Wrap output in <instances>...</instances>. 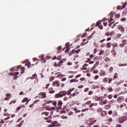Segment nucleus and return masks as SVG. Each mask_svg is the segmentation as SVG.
<instances>
[{
    "label": "nucleus",
    "instance_id": "f257e3e1",
    "mask_svg": "<svg viewBox=\"0 0 127 127\" xmlns=\"http://www.w3.org/2000/svg\"><path fill=\"white\" fill-rule=\"evenodd\" d=\"M66 95H67V91H61L55 95V98H56L57 99H58V98H62V97H64V96H66Z\"/></svg>",
    "mask_w": 127,
    "mask_h": 127
},
{
    "label": "nucleus",
    "instance_id": "f03ea898",
    "mask_svg": "<svg viewBox=\"0 0 127 127\" xmlns=\"http://www.w3.org/2000/svg\"><path fill=\"white\" fill-rule=\"evenodd\" d=\"M127 120V116H123L122 117H120L118 119V121L119 122V124H123L124 122H126Z\"/></svg>",
    "mask_w": 127,
    "mask_h": 127
},
{
    "label": "nucleus",
    "instance_id": "7ed1b4c3",
    "mask_svg": "<svg viewBox=\"0 0 127 127\" xmlns=\"http://www.w3.org/2000/svg\"><path fill=\"white\" fill-rule=\"evenodd\" d=\"M62 105H63V102L61 100H59L58 102V107H56L57 110H61L62 108Z\"/></svg>",
    "mask_w": 127,
    "mask_h": 127
},
{
    "label": "nucleus",
    "instance_id": "20e7f679",
    "mask_svg": "<svg viewBox=\"0 0 127 127\" xmlns=\"http://www.w3.org/2000/svg\"><path fill=\"white\" fill-rule=\"evenodd\" d=\"M96 122H97L96 120H94V118H90L89 119L88 125L89 126H93Z\"/></svg>",
    "mask_w": 127,
    "mask_h": 127
},
{
    "label": "nucleus",
    "instance_id": "39448f33",
    "mask_svg": "<svg viewBox=\"0 0 127 127\" xmlns=\"http://www.w3.org/2000/svg\"><path fill=\"white\" fill-rule=\"evenodd\" d=\"M39 96H42V97L39 96V99H45V98H46V93L45 92H41L39 93Z\"/></svg>",
    "mask_w": 127,
    "mask_h": 127
},
{
    "label": "nucleus",
    "instance_id": "423d86ee",
    "mask_svg": "<svg viewBox=\"0 0 127 127\" xmlns=\"http://www.w3.org/2000/svg\"><path fill=\"white\" fill-rule=\"evenodd\" d=\"M52 86H53V87H55V86H56V87H59L60 86V83L58 80H57L53 82Z\"/></svg>",
    "mask_w": 127,
    "mask_h": 127
},
{
    "label": "nucleus",
    "instance_id": "0eeeda50",
    "mask_svg": "<svg viewBox=\"0 0 127 127\" xmlns=\"http://www.w3.org/2000/svg\"><path fill=\"white\" fill-rule=\"evenodd\" d=\"M49 94H54L55 93V90H54L53 87H50L49 88Z\"/></svg>",
    "mask_w": 127,
    "mask_h": 127
},
{
    "label": "nucleus",
    "instance_id": "6e6552de",
    "mask_svg": "<svg viewBox=\"0 0 127 127\" xmlns=\"http://www.w3.org/2000/svg\"><path fill=\"white\" fill-rule=\"evenodd\" d=\"M118 29H119V30H120L122 33L125 32V27H123L122 26H119Z\"/></svg>",
    "mask_w": 127,
    "mask_h": 127
},
{
    "label": "nucleus",
    "instance_id": "1a4fd4ad",
    "mask_svg": "<svg viewBox=\"0 0 127 127\" xmlns=\"http://www.w3.org/2000/svg\"><path fill=\"white\" fill-rule=\"evenodd\" d=\"M81 52V49L76 50H72V53H76V54H79V53Z\"/></svg>",
    "mask_w": 127,
    "mask_h": 127
},
{
    "label": "nucleus",
    "instance_id": "9d476101",
    "mask_svg": "<svg viewBox=\"0 0 127 127\" xmlns=\"http://www.w3.org/2000/svg\"><path fill=\"white\" fill-rule=\"evenodd\" d=\"M123 100H124V96H120L118 98L117 102H118V103H122V101H123Z\"/></svg>",
    "mask_w": 127,
    "mask_h": 127
},
{
    "label": "nucleus",
    "instance_id": "9b49d317",
    "mask_svg": "<svg viewBox=\"0 0 127 127\" xmlns=\"http://www.w3.org/2000/svg\"><path fill=\"white\" fill-rule=\"evenodd\" d=\"M106 115H108V112L106 111H103L101 113V117H106Z\"/></svg>",
    "mask_w": 127,
    "mask_h": 127
},
{
    "label": "nucleus",
    "instance_id": "f8f14e48",
    "mask_svg": "<svg viewBox=\"0 0 127 127\" xmlns=\"http://www.w3.org/2000/svg\"><path fill=\"white\" fill-rule=\"evenodd\" d=\"M99 75L100 76H105V75H106V71H105V70H101Z\"/></svg>",
    "mask_w": 127,
    "mask_h": 127
},
{
    "label": "nucleus",
    "instance_id": "ddd939ff",
    "mask_svg": "<svg viewBox=\"0 0 127 127\" xmlns=\"http://www.w3.org/2000/svg\"><path fill=\"white\" fill-rule=\"evenodd\" d=\"M62 50V47L61 46H59L57 49V53H61V50Z\"/></svg>",
    "mask_w": 127,
    "mask_h": 127
},
{
    "label": "nucleus",
    "instance_id": "4468645a",
    "mask_svg": "<svg viewBox=\"0 0 127 127\" xmlns=\"http://www.w3.org/2000/svg\"><path fill=\"white\" fill-rule=\"evenodd\" d=\"M44 120H45V121H47V123H51V120L49 119V117H45Z\"/></svg>",
    "mask_w": 127,
    "mask_h": 127
},
{
    "label": "nucleus",
    "instance_id": "2eb2a0df",
    "mask_svg": "<svg viewBox=\"0 0 127 127\" xmlns=\"http://www.w3.org/2000/svg\"><path fill=\"white\" fill-rule=\"evenodd\" d=\"M118 116H119L118 115V112H117V111H114L113 113V115L112 117H113L114 118L116 117H118Z\"/></svg>",
    "mask_w": 127,
    "mask_h": 127
},
{
    "label": "nucleus",
    "instance_id": "dca6fc26",
    "mask_svg": "<svg viewBox=\"0 0 127 127\" xmlns=\"http://www.w3.org/2000/svg\"><path fill=\"white\" fill-rule=\"evenodd\" d=\"M78 81L79 80H78V79H72L70 80V83H73V82H75V83H78Z\"/></svg>",
    "mask_w": 127,
    "mask_h": 127
},
{
    "label": "nucleus",
    "instance_id": "f3484780",
    "mask_svg": "<svg viewBox=\"0 0 127 127\" xmlns=\"http://www.w3.org/2000/svg\"><path fill=\"white\" fill-rule=\"evenodd\" d=\"M25 66H28V68H31V64L30 62H27L25 64Z\"/></svg>",
    "mask_w": 127,
    "mask_h": 127
},
{
    "label": "nucleus",
    "instance_id": "a211bd4d",
    "mask_svg": "<svg viewBox=\"0 0 127 127\" xmlns=\"http://www.w3.org/2000/svg\"><path fill=\"white\" fill-rule=\"evenodd\" d=\"M58 124V122L57 121H54L52 123V125L54 126V127H57V124Z\"/></svg>",
    "mask_w": 127,
    "mask_h": 127
},
{
    "label": "nucleus",
    "instance_id": "6ab92c4d",
    "mask_svg": "<svg viewBox=\"0 0 127 127\" xmlns=\"http://www.w3.org/2000/svg\"><path fill=\"white\" fill-rule=\"evenodd\" d=\"M118 73H115L114 77H113V80H116L117 79H118Z\"/></svg>",
    "mask_w": 127,
    "mask_h": 127
},
{
    "label": "nucleus",
    "instance_id": "aec40b11",
    "mask_svg": "<svg viewBox=\"0 0 127 127\" xmlns=\"http://www.w3.org/2000/svg\"><path fill=\"white\" fill-rule=\"evenodd\" d=\"M110 108H111V105H106L104 106V109H105V110H109Z\"/></svg>",
    "mask_w": 127,
    "mask_h": 127
},
{
    "label": "nucleus",
    "instance_id": "412c9836",
    "mask_svg": "<svg viewBox=\"0 0 127 127\" xmlns=\"http://www.w3.org/2000/svg\"><path fill=\"white\" fill-rule=\"evenodd\" d=\"M112 46H113V47H114V48H116L117 47H118L119 45L118 44V43H115L112 44Z\"/></svg>",
    "mask_w": 127,
    "mask_h": 127
},
{
    "label": "nucleus",
    "instance_id": "4be33fe9",
    "mask_svg": "<svg viewBox=\"0 0 127 127\" xmlns=\"http://www.w3.org/2000/svg\"><path fill=\"white\" fill-rule=\"evenodd\" d=\"M64 61H66V59H62L61 61H60L59 62V64H63V63H64Z\"/></svg>",
    "mask_w": 127,
    "mask_h": 127
},
{
    "label": "nucleus",
    "instance_id": "5701e85b",
    "mask_svg": "<svg viewBox=\"0 0 127 127\" xmlns=\"http://www.w3.org/2000/svg\"><path fill=\"white\" fill-rule=\"evenodd\" d=\"M54 66L55 67H61V64H57V63L55 62L54 63Z\"/></svg>",
    "mask_w": 127,
    "mask_h": 127
},
{
    "label": "nucleus",
    "instance_id": "b1692460",
    "mask_svg": "<svg viewBox=\"0 0 127 127\" xmlns=\"http://www.w3.org/2000/svg\"><path fill=\"white\" fill-rule=\"evenodd\" d=\"M38 102H39V100H37L34 101L33 104L29 105V107H30V108H31V107H32V106H33V104H36V103H38Z\"/></svg>",
    "mask_w": 127,
    "mask_h": 127
},
{
    "label": "nucleus",
    "instance_id": "393cba45",
    "mask_svg": "<svg viewBox=\"0 0 127 127\" xmlns=\"http://www.w3.org/2000/svg\"><path fill=\"white\" fill-rule=\"evenodd\" d=\"M107 90L110 92H113V88L111 87V86H109V87H108Z\"/></svg>",
    "mask_w": 127,
    "mask_h": 127
},
{
    "label": "nucleus",
    "instance_id": "a878e982",
    "mask_svg": "<svg viewBox=\"0 0 127 127\" xmlns=\"http://www.w3.org/2000/svg\"><path fill=\"white\" fill-rule=\"evenodd\" d=\"M107 48H111V46H112V43H107L106 44Z\"/></svg>",
    "mask_w": 127,
    "mask_h": 127
},
{
    "label": "nucleus",
    "instance_id": "bb28decb",
    "mask_svg": "<svg viewBox=\"0 0 127 127\" xmlns=\"http://www.w3.org/2000/svg\"><path fill=\"white\" fill-rule=\"evenodd\" d=\"M103 82L104 83H108V77H105L103 79Z\"/></svg>",
    "mask_w": 127,
    "mask_h": 127
},
{
    "label": "nucleus",
    "instance_id": "cd10ccee",
    "mask_svg": "<svg viewBox=\"0 0 127 127\" xmlns=\"http://www.w3.org/2000/svg\"><path fill=\"white\" fill-rule=\"evenodd\" d=\"M122 43L125 46L127 45V40H123L122 41Z\"/></svg>",
    "mask_w": 127,
    "mask_h": 127
},
{
    "label": "nucleus",
    "instance_id": "c85d7f7f",
    "mask_svg": "<svg viewBox=\"0 0 127 127\" xmlns=\"http://www.w3.org/2000/svg\"><path fill=\"white\" fill-rule=\"evenodd\" d=\"M118 66H119V67H122V66H127V64H123L120 63L118 64Z\"/></svg>",
    "mask_w": 127,
    "mask_h": 127
},
{
    "label": "nucleus",
    "instance_id": "c756f323",
    "mask_svg": "<svg viewBox=\"0 0 127 127\" xmlns=\"http://www.w3.org/2000/svg\"><path fill=\"white\" fill-rule=\"evenodd\" d=\"M101 20H99L96 22V24L95 25V27L99 26L101 24Z\"/></svg>",
    "mask_w": 127,
    "mask_h": 127
},
{
    "label": "nucleus",
    "instance_id": "7c9ffc66",
    "mask_svg": "<svg viewBox=\"0 0 127 127\" xmlns=\"http://www.w3.org/2000/svg\"><path fill=\"white\" fill-rule=\"evenodd\" d=\"M105 35L106 36H110L111 35H112V33H110V32H107L106 33H105Z\"/></svg>",
    "mask_w": 127,
    "mask_h": 127
},
{
    "label": "nucleus",
    "instance_id": "2f4dec72",
    "mask_svg": "<svg viewBox=\"0 0 127 127\" xmlns=\"http://www.w3.org/2000/svg\"><path fill=\"white\" fill-rule=\"evenodd\" d=\"M41 115H45V116H48V115H49V112H43V113L41 114Z\"/></svg>",
    "mask_w": 127,
    "mask_h": 127
},
{
    "label": "nucleus",
    "instance_id": "473e14b6",
    "mask_svg": "<svg viewBox=\"0 0 127 127\" xmlns=\"http://www.w3.org/2000/svg\"><path fill=\"white\" fill-rule=\"evenodd\" d=\"M55 109H56L55 107H52L51 108L47 109V110H50L51 111H53V110L55 111Z\"/></svg>",
    "mask_w": 127,
    "mask_h": 127
},
{
    "label": "nucleus",
    "instance_id": "72a5a7b5",
    "mask_svg": "<svg viewBox=\"0 0 127 127\" xmlns=\"http://www.w3.org/2000/svg\"><path fill=\"white\" fill-rule=\"evenodd\" d=\"M24 69L25 68L23 67H21L20 70H21V71H22L21 72V74H23V73H24Z\"/></svg>",
    "mask_w": 127,
    "mask_h": 127
},
{
    "label": "nucleus",
    "instance_id": "f704fd0d",
    "mask_svg": "<svg viewBox=\"0 0 127 127\" xmlns=\"http://www.w3.org/2000/svg\"><path fill=\"white\" fill-rule=\"evenodd\" d=\"M108 103L107 100H105L103 101H102V104L101 105H106Z\"/></svg>",
    "mask_w": 127,
    "mask_h": 127
},
{
    "label": "nucleus",
    "instance_id": "c9c22d12",
    "mask_svg": "<svg viewBox=\"0 0 127 127\" xmlns=\"http://www.w3.org/2000/svg\"><path fill=\"white\" fill-rule=\"evenodd\" d=\"M88 42H89V41H87V42L86 43H85V42H82L81 43V46H84V45H85V44H87V43H88Z\"/></svg>",
    "mask_w": 127,
    "mask_h": 127
},
{
    "label": "nucleus",
    "instance_id": "e433bc0d",
    "mask_svg": "<svg viewBox=\"0 0 127 127\" xmlns=\"http://www.w3.org/2000/svg\"><path fill=\"white\" fill-rule=\"evenodd\" d=\"M114 70V67H110L109 68V72L110 73H112L113 72V71Z\"/></svg>",
    "mask_w": 127,
    "mask_h": 127
},
{
    "label": "nucleus",
    "instance_id": "4c0bfd02",
    "mask_svg": "<svg viewBox=\"0 0 127 127\" xmlns=\"http://www.w3.org/2000/svg\"><path fill=\"white\" fill-rule=\"evenodd\" d=\"M120 16H121V14L120 13H118L115 15L116 18H119Z\"/></svg>",
    "mask_w": 127,
    "mask_h": 127
},
{
    "label": "nucleus",
    "instance_id": "58836bf2",
    "mask_svg": "<svg viewBox=\"0 0 127 127\" xmlns=\"http://www.w3.org/2000/svg\"><path fill=\"white\" fill-rule=\"evenodd\" d=\"M112 81H113V78L111 77H110V78L109 79V81H108V84H111Z\"/></svg>",
    "mask_w": 127,
    "mask_h": 127
},
{
    "label": "nucleus",
    "instance_id": "ea45409f",
    "mask_svg": "<svg viewBox=\"0 0 127 127\" xmlns=\"http://www.w3.org/2000/svg\"><path fill=\"white\" fill-rule=\"evenodd\" d=\"M94 35V33L91 34L90 36H89L88 38L87 39L88 40H90L91 39V37H93V35Z\"/></svg>",
    "mask_w": 127,
    "mask_h": 127
},
{
    "label": "nucleus",
    "instance_id": "a19ab883",
    "mask_svg": "<svg viewBox=\"0 0 127 127\" xmlns=\"http://www.w3.org/2000/svg\"><path fill=\"white\" fill-rule=\"evenodd\" d=\"M45 102L46 104H50V103H52L53 101L51 100L50 101L45 100Z\"/></svg>",
    "mask_w": 127,
    "mask_h": 127
},
{
    "label": "nucleus",
    "instance_id": "79ce46f5",
    "mask_svg": "<svg viewBox=\"0 0 127 127\" xmlns=\"http://www.w3.org/2000/svg\"><path fill=\"white\" fill-rule=\"evenodd\" d=\"M105 61H106V62H109L110 61H111V59L109 58H106L105 60Z\"/></svg>",
    "mask_w": 127,
    "mask_h": 127
},
{
    "label": "nucleus",
    "instance_id": "37998d69",
    "mask_svg": "<svg viewBox=\"0 0 127 127\" xmlns=\"http://www.w3.org/2000/svg\"><path fill=\"white\" fill-rule=\"evenodd\" d=\"M15 103H16V101H15V100L11 101L9 103V105H11V104H15Z\"/></svg>",
    "mask_w": 127,
    "mask_h": 127
},
{
    "label": "nucleus",
    "instance_id": "c03bdc74",
    "mask_svg": "<svg viewBox=\"0 0 127 127\" xmlns=\"http://www.w3.org/2000/svg\"><path fill=\"white\" fill-rule=\"evenodd\" d=\"M125 46H126L124 45L123 44H120L119 45V47H121V48H124V47H125Z\"/></svg>",
    "mask_w": 127,
    "mask_h": 127
},
{
    "label": "nucleus",
    "instance_id": "a18cd8bd",
    "mask_svg": "<svg viewBox=\"0 0 127 127\" xmlns=\"http://www.w3.org/2000/svg\"><path fill=\"white\" fill-rule=\"evenodd\" d=\"M62 58V57H61V56H59L57 58H56V57H55V59H57V60L60 61V60Z\"/></svg>",
    "mask_w": 127,
    "mask_h": 127
},
{
    "label": "nucleus",
    "instance_id": "49530a36",
    "mask_svg": "<svg viewBox=\"0 0 127 127\" xmlns=\"http://www.w3.org/2000/svg\"><path fill=\"white\" fill-rule=\"evenodd\" d=\"M108 99H109V100H111L113 98V95L110 94L108 96Z\"/></svg>",
    "mask_w": 127,
    "mask_h": 127
},
{
    "label": "nucleus",
    "instance_id": "de8ad7c7",
    "mask_svg": "<svg viewBox=\"0 0 127 127\" xmlns=\"http://www.w3.org/2000/svg\"><path fill=\"white\" fill-rule=\"evenodd\" d=\"M27 98H25L23 99V100L22 101V103H24L25 102H27Z\"/></svg>",
    "mask_w": 127,
    "mask_h": 127
},
{
    "label": "nucleus",
    "instance_id": "09e8293b",
    "mask_svg": "<svg viewBox=\"0 0 127 127\" xmlns=\"http://www.w3.org/2000/svg\"><path fill=\"white\" fill-rule=\"evenodd\" d=\"M66 95L67 96H70L71 94V92H70L69 90H68L67 92H66Z\"/></svg>",
    "mask_w": 127,
    "mask_h": 127
},
{
    "label": "nucleus",
    "instance_id": "8fccbe9b",
    "mask_svg": "<svg viewBox=\"0 0 127 127\" xmlns=\"http://www.w3.org/2000/svg\"><path fill=\"white\" fill-rule=\"evenodd\" d=\"M93 94H94V92H93L92 91H89L88 92V95H89L90 96H91Z\"/></svg>",
    "mask_w": 127,
    "mask_h": 127
},
{
    "label": "nucleus",
    "instance_id": "3c124183",
    "mask_svg": "<svg viewBox=\"0 0 127 127\" xmlns=\"http://www.w3.org/2000/svg\"><path fill=\"white\" fill-rule=\"evenodd\" d=\"M111 53H112L113 55H117V53H116L115 51H112Z\"/></svg>",
    "mask_w": 127,
    "mask_h": 127
},
{
    "label": "nucleus",
    "instance_id": "603ef678",
    "mask_svg": "<svg viewBox=\"0 0 127 127\" xmlns=\"http://www.w3.org/2000/svg\"><path fill=\"white\" fill-rule=\"evenodd\" d=\"M6 96L8 97V99H10V93H7Z\"/></svg>",
    "mask_w": 127,
    "mask_h": 127
},
{
    "label": "nucleus",
    "instance_id": "864d4df0",
    "mask_svg": "<svg viewBox=\"0 0 127 127\" xmlns=\"http://www.w3.org/2000/svg\"><path fill=\"white\" fill-rule=\"evenodd\" d=\"M92 103V101H88L86 102V105H90Z\"/></svg>",
    "mask_w": 127,
    "mask_h": 127
},
{
    "label": "nucleus",
    "instance_id": "5fc2aeb1",
    "mask_svg": "<svg viewBox=\"0 0 127 127\" xmlns=\"http://www.w3.org/2000/svg\"><path fill=\"white\" fill-rule=\"evenodd\" d=\"M69 50H70V48H66V50H65L64 52L66 53L67 52H69Z\"/></svg>",
    "mask_w": 127,
    "mask_h": 127
},
{
    "label": "nucleus",
    "instance_id": "6e6d98bb",
    "mask_svg": "<svg viewBox=\"0 0 127 127\" xmlns=\"http://www.w3.org/2000/svg\"><path fill=\"white\" fill-rule=\"evenodd\" d=\"M88 91H89V88H85V89L84 90V92L85 93H87V92H88Z\"/></svg>",
    "mask_w": 127,
    "mask_h": 127
},
{
    "label": "nucleus",
    "instance_id": "4d7b16f0",
    "mask_svg": "<svg viewBox=\"0 0 127 127\" xmlns=\"http://www.w3.org/2000/svg\"><path fill=\"white\" fill-rule=\"evenodd\" d=\"M98 72H99V71L97 69H96L93 71L94 74H98Z\"/></svg>",
    "mask_w": 127,
    "mask_h": 127
},
{
    "label": "nucleus",
    "instance_id": "13d9d810",
    "mask_svg": "<svg viewBox=\"0 0 127 127\" xmlns=\"http://www.w3.org/2000/svg\"><path fill=\"white\" fill-rule=\"evenodd\" d=\"M108 115H113V111H112V110L109 111L108 112Z\"/></svg>",
    "mask_w": 127,
    "mask_h": 127
},
{
    "label": "nucleus",
    "instance_id": "bf43d9fd",
    "mask_svg": "<svg viewBox=\"0 0 127 127\" xmlns=\"http://www.w3.org/2000/svg\"><path fill=\"white\" fill-rule=\"evenodd\" d=\"M99 77V75H96L94 76V80H97V79Z\"/></svg>",
    "mask_w": 127,
    "mask_h": 127
},
{
    "label": "nucleus",
    "instance_id": "052dcab7",
    "mask_svg": "<svg viewBox=\"0 0 127 127\" xmlns=\"http://www.w3.org/2000/svg\"><path fill=\"white\" fill-rule=\"evenodd\" d=\"M54 79H55L54 77H51L50 79V82H52V81H53Z\"/></svg>",
    "mask_w": 127,
    "mask_h": 127
},
{
    "label": "nucleus",
    "instance_id": "680f3d73",
    "mask_svg": "<svg viewBox=\"0 0 127 127\" xmlns=\"http://www.w3.org/2000/svg\"><path fill=\"white\" fill-rule=\"evenodd\" d=\"M86 111H88V108H85V109H82L81 110V112H86Z\"/></svg>",
    "mask_w": 127,
    "mask_h": 127
},
{
    "label": "nucleus",
    "instance_id": "e2e57ef3",
    "mask_svg": "<svg viewBox=\"0 0 127 127\" xmlns=\"http://www.w3.org/2000/svg\"><path fill=\"white\" fill-rule=\"evenodd\" d=\"M67 118H68V117L67 116H62V119H66Z\"/></svg>",
    "mask_w": 127,
    "mask_h": 127
},
{
    "label": "nucleus",
    "instance_id": "0e129e2a",
    "mask_svg": "<svg viewBox=\"0 0 127 127\" xmlns=\"http://www.w3.org/2000/svg\"><path fill=\"white\" fill-rule=\"evenodd\" d=\"M9 75H10V76H14V73L10 72V73H9Z\"/></svg>",
    "mask_w": 127,
    "mask_h": 127
},
{
    "label": "nucleus",
    "instance_id": "69168bd1",
    "mask_svg": "<svg viewBox=\"0 0 127 127\" xmlns=\"http://www.w3.org/2000/svg\"><path fill=\"white\" fill-rule=\"evenodd\" d=\"M117 9H122V6H121V5H118V6H117Z\"/></svg>",
    "mask_w": 127,
    "mask_h": 127
},
{
    "label": "nucleus",
    "instance_id": "338daca9",
    "mask_svg": "<svg viewBox=\"0 0 127 127\" xmlns=\"http://www.w3.org/2000/svg\"><path fill=\"white\" fill-rule=\"evenodd\" d=\"M116 127H122V125L121 124H117Z\"/></svg>",
    "mask_w": 127,
    "mask_h": 127
},
{
    "label": "nucleus",
    "instance_id": "774afa93",
    "mask_svg": "<svg viewBox=\"0 0 127 127\" xmlns=\"http://www.w3.org/2000/svg\"><path fill=\"white\" fill-rule=\"evenodd\" d=\"M125 53H127V47L125 48V50L124 51Z\"/></svg>",
    "mask_w": 127,
    "mask_h": 127
}]
</instances>
